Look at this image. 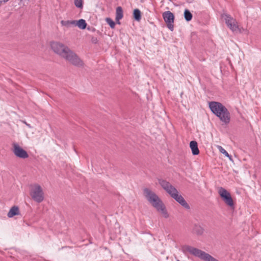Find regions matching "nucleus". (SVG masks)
Listing matches in <instances>:
<instances>
[{"instance_id": "obj_1", "label": "nucleus", "mask_w": 261, "mask_h": 261, "mask_svg": "<svg viewBox=\"0 0 261 261\" xmlns=\"http://www.w3.org/2000/svg\"><path fill=\"white\" fill-rule=\"evenodd\" d=\"M144 195L148 201L165 218L169 217V214L164 204L159 197L151 190L145 188L143 191Z\"/></svg>"}, {"instance_id": "obj_2", "label": "nucleus", "mask_w": 261, "mask_h": 261, "mask_svg": "<svg viewBox=\"0 0 261 261\" xmlns=\"http://www.w3.org/2000/svg\"><path fill=\"white\" fill-rule=\"evenodd\" d=\"M159 182L161 187L174 198L177 202L180 204L185 208L190 209V206L180 195L175 188L172 186L169 182L163 179H159Z\"/></svg>"}, {"instance_id": "obj_3", "label": "nucleus", "mask_w": 261, "mask_h": 261, "mask_svg": "<svg viewBox=\"0 0 261 261\" xmlns=\"http://www.w3.org/2000/svg\"><path fill=\"white\" fill-rule=\"evenodd\" d=\"M209 107L212 112L225 123L230 121L229 113L227 109L221 103L216 101L209 102Z\"/></svg>"}, {"instance_id": "obj_4", "label": "nucleus", "mask_w": 261, "mask_h": 261, "mask_svg": "<svg viewBox=\"0 0 261 261\" xmlns=\"http://www.w3.org/2000/svg\"><path fill=\"white\" fill-rule=\"evenodd\" d=\"M222 18L224 20L227 27L233 32L242 33L244 29L240 27L238 21L230 15L224 13L222 15Z\"/></svg>"}, {"instance_id": "obj_5", "label": "nucleus", "mask_w": 261, "mask_h": 261, "mask_svg": "<svg viewBox=\"0 0 261 261\" xmlns=\"http://www.w3.org/2000/svg\"><path fill=\"white\" fill-rule=\"evenodd\" d=\"M185 249L191 254L205 261H218L209 254L192 246H187Z\"/></svg>"}, {"instance_id": "obj_6", "label": "nucleus", "mask_w": 261, "mask_h": 261, "mask_svg": "<svg viewBox=\"0 0 261 261\" xmlns=\"http://www.w3.org/2000/svg\"><path fill=\"white\" fill-rule=\"evenodd\" d=\"M30 194L32 199L38 203H40L44 200L43 189L38 184H35L31 187Z\"/></svg>"}, {"instance_id": "obj_7", "label": "nucleus", "mask_w": 261, "mask_h": 261, "mask_svg": "<svg viewBox=\"0 0 261 261\" xmlns=\"http://www.w3.org/2000/svg\"><path fill=\"white\" fill-rule=\"evenodd\" d=\"M50 45L51 49L55 53L63 58L70 50L68 47L63 43L58 41L51 42Z\"/></svg>"}, {"instance_id": "obj_8", "label": "nucleus", "mask_w": 261, "mask_h": 261, "mask_svg": "<svg viewBox=\"0 0 261 261\" xmlns=\"http://www.w3.org/2000/svg\"><path fill=\"white\" fill-rule=\"evenodd\" d=\"M218 193L224 203L230 207L234 208V202L230 193L223 188H220Z\"/></svg>"}, {"instance_id": "obj_9", "label": "nucleus", "mask_w": 261, "mask_h": 261, "mask_svg": "<svg viewBox=\"0 0 261 261\" xmlns=\"http://www.w3.org/2000/svg\"><path fill=\"white\" fill-rule=\"evenodd\" d=\"M64 58L75 66L82 67L84 65L82 60L71 49L68 52Z\"/></svg>"}, {"instance_id": "obj_10", "label": "nucleus", "mask_w": 261, "mask_h": 261, "mask_svg": "<svg viewBox=\"0 0 261 261\" xmlns=\"http://www.w3.org/2000/svg\"><path fill=\"white\" fill-rule=\"evenodd\" d=\"M163 18L167 28L171 31L174 30V15L169 11H165L163 13Z\"/></svg>"}, {"instance_id": "obj_11", "label": "nucleus", "mask_w": 261, "mask_h": 261, "mask_svg": "<svg viewBox=\"0 0 261 261\" xmlns=\"http://www.w3.org/2000/svg\"><path fill=\"white\" fill-rule=\"evenodd\" d=\"M12 151L15 155L19 158L26 159L29 156L27 152L16 143L13 144Z\"/></svg>"}, {"instance_id": "obj_12", "label": "nucleus", "mask_w": 261, "mask_h": 261, "mask_svg": "<svg viewBox=\"0 0 261 261\" xmlns=\"http://www.w3.org/2000/svg\"><path fill=\"white\" fill-rule=\"evenodd\" d=\"M190 147L193 155H197L199 153L197 142L195 141H191L190 143Z\"/></svg>"}, {"instance_id": "obj_13", "label": "nucleus", "mask_w": 261, "mask_h": 261, "mask_svg": "<svg viewBox=\"0 0 261 261\" xmlns=\"http://www.w3.org/2000/svg\"><path fill=\"white\" fill-rule=\"evenodd\" d=\"M123 10L121 7H118L116 10V21L117 23L120 24V20L123 18Z\"/></svg>"}, {"instance_id": "obj_14", "label": "nucleus", "mask_w": 261, "mask_h": 261, "mask_svg": "<svg viewBox=\"0 0 261 261\" xmlns=\"http://www.w3.org/2000/svg\"><path fill=\"white\" fill-rule=\"evenodd\" d=\"M61 24H62V25L64 26L67 28H70L76 26V20H62L61 21Z\"/></svg>"}, {"instance_id": "obj_15", "label": "nucleus", "mask_w": 261, "mask_h": 261, "mask_svg": "<svg viewBox=\"0 0 261 261\" xmlns=\"http://www.w3.org/2000/svg\"><path fill=\"white\" fill-rule=\"evenodd\" d=\"M19 214V208L17 206H14L10 210L8 213V217L9 218H12L14 216L18 215Z\"/></svg>"}, {"instance_id": "obj_16", "label": "nucleus", "mask_w": 261, "mask_h": 261, "mask_svg": "<svg viewBox=\"0 0 261 261\" xmlns=\"http://www.w3.org/2000/svg\"><path fill=\"white\" fill-rule=\"evenodd\" d=\"M76 26L83 30L86 28L87 23L84 19H81L79 20H76Z\"/></svg>"}, {"instance_id": "obj_17", "label": "nucleus", "mask_w": 261, "mask_h": 261, "mask_svg": "<svg viewBox=\"0 0 261 261\" xmlns=\"http://www.w3.org/2000/svg\"><path fill=\"white\" fill-rule=\"evenodd\" d=\"M193 231L197 234L201 235L203 232L204 229L201 226L199 225H195Z\"/></svg>"}, {"instance_id": "obj_18", "label": "nucleus", "mask_w": 261, "mask_h": 261, "mask_svg": "<svg viewBox=\"0 0 261 261\" xmlns=\"http://www.w3.org/2000/svg\"><path fill=\"white\" fill-rule=\"evenodd\" d=\"M133 15L135 19L137 21H140L141 20V12L139 9H136L134 10Z\"/></svg>"}, {"instance_id": "obj_19", "label": "nucleus", "mask_w": 261, "mask_h": 261, "mask_svg": "<svg viewBox=\"0 0 261 261\" xmlns=\"http://www.w3.org/2000/svg\"><path fill=\"white\" fill-rule=\"evenodd\" d=\"M184 17L187 21H189L192 18V14L188 10L186 9L184 12Z\"/></svg>"}, {"instance_id": "obj_20", "label": "nucleus", "mask_w": 261, "mask_h": 261, "mask_svg": "<svg viewBox=\"0 0 261 261\" xmlns=\"http://www.w3.org/2000/svg\"><path fill=\"white\" fill-rule=\"evenodd\" d=\"M217 148L219 151L224 154L226 156L228 157L230 160H231V156L229 155L228 152L221 146H218Z\"/></svg>"}, {"instance_id": "obj_21", "label": "nucleus", "mask_w": 261, "mask_h": 261, "mask_svg": "<svg viewBox=\"0 0 261 261\" xmlns=\"http://www.w3.org/2000/svg\"><path fill=\"white\" fill-rule=\"evenodd\" d=\"M106 21L108 23V24H109L111 28L113 29L115 28V23L112 19H111L110 18H107L106 19Z\"/></svg>"}, {"instance_id": "obj_22", "label": "nucleus", "mask_w": 261, "mask_h": 261, "mask_svg": "<svg viewBox=\"0 0 261 261\" xmlns=\"http://www.w3.org/2000/svg\"><path fill=\"white\" fill-rule=\"evenodd\" d=\"M75 6L79 8H83V0H74Z\"/></svg>"}, {"instance_id": "obj_23", "label": "nucleus", "mask_w": 261, "mask_h": 261, "mask_svg": "<svg viewBox=\"0 0 261 261\" xmlns=\"http://www.w3.org/2000/svg\"><path fill=\"white\" fill-rule=\"evenodd\" d=\"M23 122H24V124H25L28 127H29V128H31V127H31V125H30V124L27 123L26 122H25V121H24Z\"/></svg>"}, {"instance_id": "obj_24", "label": "nucleus", "mask_w": 261, "mask_h": 261, "mask_svg": "<svg viewBox=\"0 0 261 261\" xmlns=\"http://www.w3.org/2000/svg\"><path fill=\"white\" fill-rule=\"evenodd\" d=\"M8 1V0H0V2L1 3H2V2H6Z\"/></svg>"}, {"instance_id": "obj_25", "label": "nucleus", "mask_w": 261, "mask_h": 261, "mask_svg": "<svg viewBox=\"0 0 261 261\" xmlns=\"http://www.w3.org/2000/svg\"><path fill=\"white\" fill-rule=\"evenodd\" d=\"M176 261H180V260L178 259V260H177Z\"/></svg>"}]
</instances>
